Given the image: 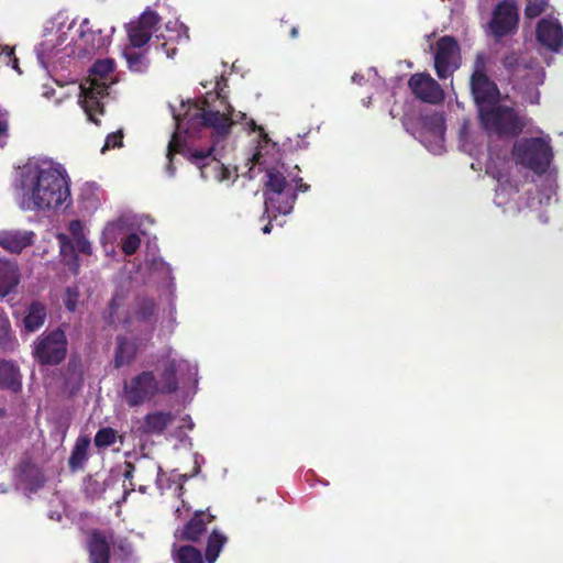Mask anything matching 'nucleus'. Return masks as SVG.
<instances>
[{
  "mask_svg": "<svg viewBox=\"0 0 563 563\" xmlns=\"http://www.w3.org/2000/svg\"><path fill=\"white\" fill-rule=\"evenodd\" d=\"M365 76L361 75L358 73L354 74L352 77L353 82H361V79H363Z\"/></svg>",
  "mask_w": 563,
  "mask_h": 563,
  "instance_id": "nucleus-49",
  "label": "nucleus"
},
{
  "mask_svg": "<svg viewBox=\"0 0 563 563\" xmlns=\"http://www.w3.org/2000/svg\"><path fill=\"white\" fill-rule=\"evenodd\" d=\"M296 34H297V29H295V27H294V29L291 30V36H292V37H295V36H296Z\"/></svg>",
  "mask_w": 563,
  "mask_h": 563,
  "instance_id": "nucleus-55",
  "label": "nucleus"
},
{
  "mask_svg": "<svg viewBox=\"0 0 563 563\" xmlns=\"http://www.w3.org/2000/svg\"><path fill=\"white\" fill-rule=\"evenodd\" d=\"M184 511L188 512L189 511V507L185 504V501H181V506L176 508V515L178 517H180Z\"/></svg>",
  "mask_w": 563,
  "mask_h": 563,
  "instance_id": "nucleus-47",
  "label": "nucleus"
},
{
  "mask_svg": "<svg viewBox=\"0 0 563 563\" xmlns=\"http://www.w3.org/2000/svg\"><path fill=\"white\" fill-rule=\"evenodd\" d=\"M188 137V134H186L184 132V130L180 132V135H179V146L177 147L178 150L174 151L170 156H169V146L167 147V158H168V164L166 166V173L169 177H174L175 176V167L173 166L172 164V157L175 153H181L186 156V153L188 151V147L187 144H186V139Z\"/></svg>",
  "mask_w": 563,
  "mask_h": 563,
  "instance_id": "nucleus-38",
  "label": "nucleus"
},
{
  "mask_svg": "<svg viewBox=\"0 0 563 563\" xmlns=\"http://www.w3.org/2000/svg\"><path fill=\"white\" fill-rule=\"evenodd\" d=\"M228 118L238 119L233 121V124L243 123L247 130L257 133L252 140L254 148L249 163H251L250 173H253L256 167L264 172L265 214L269 221L276 220L278 214H289L297 199V192L308 189V186L298 176L299 168L295 166L289 169L280 163L277 144L272 142L264 129L257 125L253 119H249L244 112H235L231 107Z\"/></svg>",
  "mask_w": 563,
  "mask_h": 563,
  "instance_id": "nucleus-3",
  "label": "nucleus"
},
{
  "mask_svg": "<svg viewBox=\"0 0 563 563\" xmlns=\"http://www.w3.org/2000/svg\"><path fill=\"white\" fill-rule=\"evenodd\" d=\"M14 197L23 211H66L73 203L70 178L60 163L34 157L16 173Z\"/></svg>",
  "mask_w": 563,
  "mask_h": 563,
  "instance_id": "nucleus-4",
  "label": "nucleus"
},
{
  "mask_svg": "<svg viewBox=\"0 0 563 563\" xmlns=\"http://www.w3.org/2000/svg\"><path fill=\"white\" fill-rule=\"evenodd\" d=\"M139 490H140L141 493H145V486H144V485H142V484H140V485H139Z\"/></svg>",
  "mask_w": 563,
  "mask_h": 563,
  "instance_id": "nucleus-54",
  "label": "nucleus"
},
{
  "mask_svg": "<svg viewBox=\"0 0 563 563\" xmlns=\"http://www.w3.org/2000/svg\"><path fill=\"white\" fill-rule=\"evenodd\" d=\"M89 445L90 440L87 437L77 439L69 459V465L73 470L80 467L87 461Z\"/></svg>",
  "mask_w": 563,
  "mask_h": 563,
  "instance_id": "nucleus-34",
  "label": "nucleus"
},
{
  "mask_svg": "<svg viewBox=\"0 0 563 563\" xmlns=\"http://www.w3.org/2000/svg\"><path fill=\"white\" fill-rule=\"evenodd\" d=\"M74 19L58 13L44 25L42 41L36 47V56L44 68L62 65L67 58L76 56Z\"/></svg>",
  "mask_w": 563,
  "mask_h": 563,
  "instance_id": "nucleus-8",
  "label": "nucleus"
},
{
  "mask_svg": "<svg viewBox=\"0 0 563 563\" xmlns=\"http://www.w3.org/2000/svg\"><path fill=\"white\" fill-rule=\"evenodd\" d=\"M460 66V47L451 36H443L437 43L434 67L439 78L450 77Z\"/></svg>",
  "mask_w": 563,
  "mask_h": 563,
  "instance_id": "nucleus-18",
  "label": "nucleus"
},
{
  "mask_svg": "<svg viewBox=\"0 0 563 563\" xmlns=\"http://www.w3.org/2000/svg\"><path fill=\"white\" fill-rule=\"evenodd\" d=\"M0 388L16 393L21 388V378L18 367L7 361H0Z\"/></svg>",
  "mask_w": 563,
  "mask_h": 563,
  "instance_id": "nucleus-29",
  "label": "nucleus"
},
{
  "mask_svg": "<svg viewBox=\"0 0 563 563\" xmlns=\"http://www.w3.org/2000/svg\"><path fill=\"white\" fill-rule=\"evenodd\" d=\"M155 303L152 299L136 298L130 310H125L123 298L115 295L109 307V318L112 323L122 322L131 338L119 335L114 353V366L117 368L130 365L135 358L140 344L136 342L141 335H147L154 329Z\"/></svg>",
  "mask_w": 563,
  "mask_h": 563,
  "instance_id": "nucleus-7",
  "label": "nucleus"
},
{
  "mask_svg": "<svg viewBox=\"0 0 563 563\" xmlns=\"http://www.w3.org/2000/svg\"><path fill=\"white\" fill-rule=\"evenodd\" d=\"M197 514L181 530L175 532V538L179 540L197 541L206 529V525Z\"/></svg>",
  "mask_w": 563,
  "mask_h": 563,
  "instance_id": "nucleus-31",
  "label": "nucleus"
},
{
  "mask_svg": "<svg viewBox=\"0 0 563 563\" xmlns=\"http://www.w3.org/2000/svg\"><path fill=\"white\" fill-rule=\"evenodd\" d=\"M87 549L90 563H109L110 551L121 561L128 560L133 552L125 537L115 534L111 529H93L88 533Z\"/></svg>",
  "mask_w": 563,
  "mask_h": 563,
  "instance_id": "nucleus-11",
  "label": "nucleus"
},
{
  "mask_svg": "<svg viewBox=\"0 0 563 563\" xmlns=\"http://www.w3.org/2000/svg\"><path fill=\"white\" fill-rule=\"evenodd\" d=\"M415 136L432 154L444 151V119L439 113H432L420 120V128Z\"/></svg>",
  "mask_w": 563,
  "mask_h": 563,
  "instance_id": "nucleus-16",
  "label": "nucleus"
},
{
  "mask_svg": "<svg viewBox=\"0 0 563 563\" xmlns=\"http://www.w3.org/2000/svg\"><path fill=\"white\" fill-rule=\"evenodd\" d=\"M161 19L158 14L147 9L136 20L126 24V32L130 44L133 47H143L151 40L154 33L158 32V23Z\"/></svg>",
  "mask_w": 563,
  "mask_h": 563,
  "instance_id": "nucleus-19",
  "label": "nucleus"
},
{
  "mask_svg": "<svg viewBox=\"0 0 563 563\" xmlns=\"http://www.w3.org/2000/svg\"><path fill=\"white\" fill-rule=\"evenodd\" d=\"M0 64L5 66H11L18 74H21L19 62L14 57L13 49L8 46H0Z\"/></svg>",
  "mask_w": 563,
  "mask_h": 563,
  "instance_id": "nucleus-40",
  "label": "nucleus"
},
{
  "mask_svg": "<svg viewBox=\"0 0 563 563\" xmlns=\"http://www.w3.org/2000/svg\"><path fill=\"white\" fill-rule=\"evenodd\" d=\"M548 7V0H529L525 9V15L528 19L537 18L545 12Z\"/></svg>",
  "mask_w": 563,
  "mask_h": 563,
  "instance_id": "nucleus-39",
  "label": "nucleus"
},
{
  "mask_svg": "<svg viewBox=\"0 0 563 563\" xmlns=\"http://www.w3.org/2000/svg\"><path fill=\"white\" fill-rule=\"evenodd\" d=\"M36 234L32 230L11 229L0 231V246L12 254H20L34 244Z\"/></svg>",
  "mask_w": 563,
  "mask_h": 563,
  "instance_id": "nucleus-22",
  "label": "nucleus"
},
{
  "mask_svg": "<svg viewBox=\"0 0 563 563\" xmlns=\"http://www.w3.org/2000/svg\"><path fill=\"white\" fill-rule=\"evenodd\" d=\"M137 47L132 44L123 49V57L126 60L128 68L134 73H144L148 67V59L143 52H137Z\"/></svg>",
  "mask_w": 563,
  "mask_h": 563,
  "instance_id": "nucleus-32",
  "label": "nucleus"
},
{
  "mask_svg": "<svg viewBox=\"0 0 563 563\" xmlns=\"http://www.w3.org/2000/svg\"><path fill=\"white\" fill-rule=\"evenodd\" d=\"M102 200L103 192L98 186L93 184H86L82 187L79 198L82 211L93 213L101 206Z\"/></svg>",
  "mask_w": 563,
  "mask_h": 563,
  "instance_id": "nucleus-26",
  "label": "nucleus"
},
{
  "mask_svg": "<svg viewBox=\"0 0 563 563\" xmlns=\"http://www.w3.org/2000/svg\"><path fill=\"white\" fill-rule=\"evenodd\" d=\"M471 90L478 109L481 122L489 134L515 136L528 123L526 115H520L509 104L508 97L501 98L495 82L484 73V59L477 56L471 78Z\"/></svg>",
  "mask_w": 563,
  "mask_h": 563,
  "instance_id": "nucleus-5",
  "label": "nucleus"
},
{
  "mask_svg": "<svg viewBox=\"0 0 563 563\" xmlns=\"http://www.w3.org/2000/svg\"><path fill=\"white\" fill-rule=\"evenodd\" d=\"M368 103H369V100H363V104H364V106H366V107H367V106H368Z\"/></svg>",
  "mask_w": 563,
  "mask_h": 563,
  "instance_id": "nucleus-56",
  "label": "nucleus"
},
{
  "mask_svg": "<svg viewBox=\"0 0 563 563\" xmlns=\"http://www.w3.org/2000/svg\"><path fill=\"white\" fill-rule=\"evenodd\" d=\"M200 459H201V456L195 455V464L197 465V472L199 471V460Z\"/></svg>",
  "mask_w": 563,
  "mask_h": 563,
  "instance_id": "nucleus-53",
  "label": "nucleus"
},
{
  "mask_svg": "<svg viewBox=\"0 0 563 563\" xmlns=\"http://www.w3.org/2000/svg\"><path fill=\"white\" fill-rule=\"evenodd\" d=\"M367 79H374L377 76V71L374 68H368L366 70Z\"/></svg>",
  "mask_w": 563,
  "mask_h": 563,
  "instance_id": "nucleus-48",
  "label": "nucleus"
},
{
  "mask_svg": "<svg viewBox=\"0 0 563 563\" xmlns=\"http://www.w3.org/2000/svg\"><path fill=\"white\" fill-rule=\"evenodd\" d=\"M129 221L125 217L107 222L101 232L100 243L102 244L107 254L113 252L114 243L129 233Z\"/></svg>",
  "mask_w": 563,
  "mask_h": 563,
  "instance_id": "nucleus-23",
  "label": "nucleus"
},
{
  "mask_svg": "<svg viewBox=\"0 0 563 563\" xmlns=\"http://www.w3.org/2000/svg\"><path fill=\"white\" fill-rule=\"evenodd\" d=\"M227 543V537L222 534L220 531L214 530L209 539L206 550V561L207 563H216L222 548Z\"/></svg>",
  "mask_w": 563,
  "mask_h": 563,
  "instance_id": "nucleus-33",
  "label": "nucleus"
},
{
  "mask_svg": "<svg viewBox=\"0 0 563 563\" xmlns=\"http://www.w3.org/2000/svg\"><path fill=\"white\" fill-rule=\"evenodd\" d=\"M174 420L170 412L155 411L145 417L142 430L148 434L162 433Z\"/></svg>",
  "mask_w": 563,
  "mask_h": 563,
  "instance_id": "nucleus-27",
  "label": "nucleus"
},
{
  "mask_svg": "<svg viewBox=\"0 0 563 563\" xmlns=\"http://www.w3.org/2000/svg\"><path fill=\"white\" fill-rule=\"evenodd\" d=\"M553 158L551 137L543 134L537 137L522 139L515 143L512 159L516 169L519 166L528 168L538 175L547 174L539 191V198L522 203L518 195V184L514 183L511 161L507 159V151L495 152L490 150L486 173L497 180L495 203L504 208L505 212H516L523 207L536 209L537 206L549 205L556 194V180L552 172H549Z\"/></svg>",
  "mask_w": 563,
  "mask_h": 563,
  "instance_id": "nucleus-2",
  "label": "nucleus"
},
{
  "mask_svg": "<svg viewBox=\"0 0 563 563\" xmlns=\"http://www.w3.org/2000/svg\"><path fill=\"white\" fill-rule=\"evenodd\" d=\"M172 555L175 563H203L201 552L188 544L174 543Z\"/></svg>",
  "mask_w": 563,
  "mask_h": 563,
  "instance_id": "nucleus-30",
  "label": "nucleus"
},
{
  "mask_svg": "<svg viewBox=\"0 0 563 563\" xmlns=\"http://www.w3.org/2000/svg\"><path fill=\"white\" fill-rule=\"evenodd\" d=\"M123 144V133L121 130L108 134L104 145L101 148V152L104 153L108 150L121 147Z\"/></svg>",
  "mask_w": 563,
  "mask_h": 563,
  "instance_id": "nucleus-42",
  "label": "nucleus"
},
{
  "mask_svg": "<svg viewBox=\"0 0 563 563\" xmlns=\"http://www.w3.org/2000/svg\"><path fill=\"white\" fill-rule=\"evenodd\" d=\"M272 230V225L271 223L266 224L264 228H263V233L264 234H268Z\"/></svg>",
  "mask_w": 563,
  "mask_h": 563,
  "instance_id": "nucleus-51",
  "label": "nucleus"
},
{
  "mask_svg": "<svg viewBox=\"0 0 563 563\" xmlns=\"http://www.w3.org/2000/svg\"><path fill=\"white\" fill-rule=\"evenodd\" d=\"M46 319V307L42 302L33 301L23 320L24 329L27 332H35L43 327Z\"/></svg>",
  "mask_w": 563,
  "mask_h": 563,
  "instance_id": "nucleus-28",
  "label": "nucleus"
},
{
  "mask_svg": "<svg viewBox=\"0 0 563 563\" xmlns=\"http://www.w3.org/2000/svg\"><path fill=\"white\" fill-rule=\"evenodd\" d=\"M223 82V76L214 82H201L203 88L212 87V91L206 92V97L201 101L186 103L181 100L179 109L170 104L176 131L169 141V155L178 150L179 135L183 130L188 134V139L197 135L212 137L211 146L188 147L186 157L200 170L203 179L230 186L235 180L236 173L223 162V158L233 148L229 133L236 119L228 118L231 104L228 103L223 95L225 86Z\"/></svg>",
  "mask_w": 563,
  "mask_h": 563,
  "instance_id": "nucleus-1",
  "label": "nucleus"
},
{
  "mask_svg": "<svg viewBox=\"0 0 563 563\" xmlns=\"http://www.w3.org/2000/svg\"><path fill=\"white\" fill-rule=\"evenodd\" d=\"M137 473V478L141 482L150 481L155 478V483L157 488L163 493L165 489L174 488V494L181 495L183 485L187 479L186 475L170 473L169 475L162 472L161 466L152 461L144 460L140 463L139 467H134L131 464H128V470L125 471V478H132V473Z\"/></svg>",
  "mask_w": 563,
  "mask_h": 563,
  "instance_id": "nucleus-13",
  "label": "nucleus"
},
{
  "mask_svg": "<svg viewBox=\"0 0 563 563\" xmlns=\"http://www.w3.org/2000/svg\"><path fill=\"white\" fill-rule=\"evenodd\" d=\"M518 22L519 10L516 2L514 0H503L493 10L488 30L496 38H501L515 33Z\"/></svg>",
  "mask_w": 563,
  "mask_h": 563,
  "instance_id": "nucleus-15",
  "label": "nucleus"
},
{
  "mask_svg": "<svg viewBox=\"0 0 563 563\" xmlns=\"http://www.w3.org/2000/svg\"><path fill=\"white\" fill-rule=\"evenodd\" d=\"M183 421L186 423V426L189 430H191L194 428V423L189 417L184 418Z\"/></svg>",
  "mask_w": 563,
  "mask_h": 563,
  "instance_id": "nucleus-50",
  "label": "nucleus"
},
{
  "mask_svg": "<svg viewBox=\"0 0 563 563\" xmlns=\"http://www.w3.org/2000/svg\"><path fill=\"white\" fill-rule=\"evenodd\" d=\"M505 68L510 73L514 89L522 96L523 101L538 104L540 91L538 89L544 82V70L537 64L528 62L527 57H519L511 53L504 59Z\"/></svg>",
  "mask_w": 563,
  "mask_h": 563,
  "instance_id": "nucleus-10",
  "label": "nucleus"
},
{
  "mask_svg": "<svg viewBox=\"0 0 563 563\" xmlns=\"http://www.w3.org/2000/svg\"><path fill=\"white\" fill-rule=\"evenodd\" d=\"M536 35L538 42L549 51L553 53L563 51V26L555 16L548 15L540 19Z\"/></svg>",
  "mask_w": 563,
  "mask_h": 563,
  "instance_id": "nucleus-20",
  "label": "nucleus"
},
{
  "mask_svg": "<svg viewBox=\"0 0 563 563\" xmlns=\"http://www.w3.org/2000/svg\"><path fill=\"white\" fill-rule=\"evenodd\" d=\"M23 481L25 482V488L32 493L43 485L44 476L38 468L29 467L23 476Z\"/></svg>",
  "mask_w": 563,
  "mask_h": 563,
  "instance_id": "nucleus-36",
  "label": "nucleus"
},
{
  "mask_svg": "<svg viewBox=\"0 0 563 563\" xmlns=\"http://www.w3.org/2000/svg\"><path fill=\"white\" fill-rule=\"evenodd\" d=\"M16 344L9 319L7 317L0 318V347L3 351H12Z\"/></svg>",
  "mask_w": 563,
  "mask_h": 563,
  "instance_id": "nucleus-35",
  "label": "nucleus"
},
{
  "mask_svg": "<svg viewBox=\"0 0 563 563\" xmlns=\"http://www.w3.org/2000/svg\"><path fill=\"white\" fill-rule=\"evenodd\" d=\"M118 439L117 431L112 428L100 429L95 437V444L98 448H107L113 444Z\"/></svg>",
  "mask_w": 563,
  "mask_h": 563,
  "instance_id": "nucleus-37",
  "label": "nucleus"
},
{
  "mask_svg": "<svg viewBox=\"0 0 563 563\" xmlns=\"http://www.w3.org/2000/svg\"><path fill=\"white\" fill-rule=\"evenodd\" d=\"M113 32L114 27H111L110 33L103 35L100 29L93 30L89 20L84 19L79 26L75 25L76 55L80 56L107 47Z\"/></svg>",
  "mask_w": 563,
  "mask_h": 563,
  "instance_id": "nucleus-17",
  "label": "nucleus"
},
{
  "mask_svg": "<svg viewBox=\"0 0 563 563\" xmlns=\"http://www.w3.org/2000/svg\"><path fill=\"white\" fill-rule=\"evenodd\" d=\"M412 93L429 103L442 101L444 95L439 84L427 74H415L409 80Z\"/></svg>",
  "mask_w": 563,
  "mask_h": 563,
  "instance_id": "nucleus-21",
  "label": "nucleus"
},
{
  "mask_svg": "<svg viewBox=\"0 0 563 563\" xmlns=\"http://www.w3.org/2000/svg\"><path fill=\"white\" fill-rule=\"evenodd\" d=\"M165 31L167 34L158 33L156 34V37H163L166 40V42L162 44V48L165 51L168 58H173L176 54V49L174 47H168V44L175 41L180 42L181 40H187V29L179 21L174 20L166 23Z\"/></svg>",
  "mask_w": 563,
  "mask_h": 563,
  "instance_id": "nucleus-25",
  "label": "nucleus"
},
{
  "mask_svg": "<svg viewBox=\"0 0 563 563\" xmlns=\"http://www.w3.org/2000/svg\"><path fill=\"white\" fill-rule=\"evenodd\" d=\"M170 274L172 269L168 264L161 260L153 262V275H157L158 277H162L166 282H169L172 278Z\"/></svg>",
  "mask_w": 563,
  "mask_h": 563,
  "instance_id": "nucleus-44",
  "label": "nucleus"
},
{
  "mask_svg": "<svg viewBox=\"0 0 563 563\" xmlns=\"http://www.w3.org/2000/svg\"><path fill=\"white\" fill-rule=\"evenodd\" d=\"M20 283V271L15 262L0 258V297L13 291Z\"/></svg>",
  "mask_w": 563,
  "mask_h": 563,
  "instance_id": "nucleus-24",
  "label": "nucleus"
},
{
  "mask_svg": "<svg viewBox=\"0 0 563 563\" xmlns=\"http://www.w3.org/2000/svg\"><path fill=\"white\" fill-rule=\"evenodd\" d=\"M55 95H56V90L54 89V87H52L51 85H47V84L42 86V96L43 97H45L46 99H51Z\"/></svg>",
  "mask_w": 563,
  "mask_h": 563,
  "instance_id": "nucleus-46",
  "label": "nucleus"
},
{
  "mask_svg": "<svg viewBox=\"0 0 563 563\" xmlns=\"http://www.w3.org/2000/svg\"><path fill=\"white\" fill-rule=\"evenodd\" d=\"M64 96H65L64 93H59V95L57 96V98H56L55 104H57V106H58V104L62 102V100H63Z\"/></svg>",
  "mask_w": 563,
  "mask_h": 563,
  "instance_id": "nucleus-52",
  "label": "nucleus"
},
{
  "mask_svg": "<svg viewBox=\"0 0 563 563\" xmlns=\"http://www.w3.org/2000/svg\"><path fill=\"white\" fill-rule=\"evenodd\" d=\"M67 352V340L62 330H55L41 336L34 343L33 354L42 364H58Z\"/></svg>",
  "mask_w": 563,
  "mask_h": 563,
  "instance_id": "nucleus-14",
  "label": "nucleus"
},
{
  "mask_svg": "<svg viewBox=\"0 0 563 563\" xmlns=\"http://www.w3.org/2000/svg\"><path fill=\"white\" fill-rule=\"evenodd\" d=\"M8 136V113L0 108V147Z\"/></svg>",
  "mask_w": 563,
  "mask_h": 563,
  "instance_id": "nucleus-45",
  "label": "nucleus"
},
{
  "mask_svg": "<svg viewBox=\"0 0 563 563\" xmlns=\"http://www.w3.org/2000/svg\"><path fill=\"white\" fill-rule=\"evenodd\" d=\"M79 299V292L77 288H67L63 298V301L68 311H75Z\"/></svg>",
  "mask_w": 563,
  "mask_h": 563,
  "instance_id": "nucleus-43",
  "label": "nucleus"
},
{
  "mask_svg": "<svg viewBox=\"0 0 563 563\" xmlns=\"http://www.w3.org/2000/svg\"><path fill=\"white\" fill-rule=\"evenodd\" d=\"M68 232L69 235L65 233H58L56 238L58 240L60 254L64 261L76 273L78 269V264L73 253L79 252L85 255H91L92 245L87 238L88 229L82 221L71 220L68 223Z\"/></svg>",
  "mask_w": 563,
  "mask_h": 563,
  "instance_id": "nucleus-12",
  "label": "nucleus"
},
{
  "mask_svg": "<svg viewBox=\"0 0 563 563\" xmlns=\"http://www.w3.org/2000/svg\"><path fill=\"white\" fill-rule=\"evenodd\" d=\"M161 380L150 371H144L124 383L123 398L130 406H139L157 394L173 393L178 387V378L195 380L198 374L196 364L179 357L168 350L159 360Z\"/></svg>",
  "mask_w": 563,
  "mask_h": 563,
  "instance_id": "nucleus-6",
  "label": "nucleus"
},
{
  "mask_svg": "<svg viewBox=\"0 0 563 563\" xmlns=\"http://www.w3.org/2000/svg\"><path fill=\"white\" fill-rule=\"evenodd\" d=\"M141 245V239L136 233H128L122 242V251L125 255L134 254Z\"/></svg>",
  "mask_w": 563,
  "mask_h": 563,
  "instance_id": "nucleus-41",
  "label": "nucleus"
},
{
  "mask_svg": "<svg viewBox=\"0 0 563 563\" xmlns=\"http://www.w3.org/2000/svg\"><path fill=\"white\" fill-rule=\"evenodd\" d=\"M114 82V60L104 58L97 60L88 78L81 84L73 82L67 93H76L78 103L87 114L88 120L99 124L98 115L103 112V100L109 95L108 89Z\"/></svg>",
  "mask_w": 563,
  "mask_h": 563,
  "instance_id": "nucleus-9",
  "label": "nucleus"
}]
</instances>
